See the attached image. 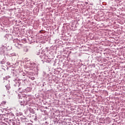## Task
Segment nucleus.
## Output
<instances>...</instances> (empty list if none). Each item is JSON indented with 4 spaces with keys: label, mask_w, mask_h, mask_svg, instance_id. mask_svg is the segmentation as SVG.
I'll return each mask as SVG.
<instances>
[{
    "label": "nucleus",
    "mask_w": 125,
    "mask_h": 125,
    "mask_svg": "<svg viewBox=\"0 0 125 125\" xmlns=\"http://www.w3.org/2000/svg\"><path fill=\"white\" fill-rule=\"evenodd\" d=\"M5 103H6V102H3L2 103V104H3V105H5Z\"/></svg>",
    "instance_id": "obj_1"
}]
</instances>
